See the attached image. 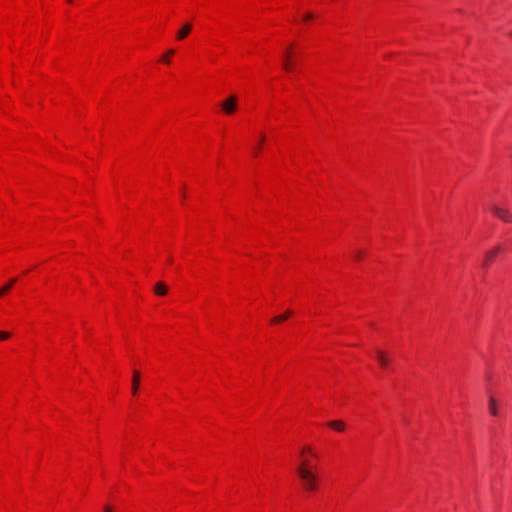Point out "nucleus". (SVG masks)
Listing matches in <instances>:
<instances>
[{"label":"nucleus","instance_id":"6e6552de","mask_svg":"<svg viewBox=\"0 0 512 512\" xmlns=\"http://www.w3.org/2000/svg\"><path fill=\"white\" fill-rule=\"evenodd\" d=\"M377 361L381 367L387 368L389 365V358L382 351H377Z\"/></svg>","mask_w":512,"mask_h":512},{"label":"nucleus","instance_id":"aec40b11","mask_svg":"<svg viewBox=\"0 0 512 512\" xmlns=\"http://www.w3.org/2000/svg\"><path fill=\"white\" fill-rule=\"evenodd\" d=\"M303 452H311V448H310V447H305V448L303 449Z\"/></svg>","mask_w":512,"mask_h":512},{"label":"nucleus","instance_id":"4be33fe9","mask_svg":"<svg viewBox=\"0 0 512 512\" xmlns=\"http://www.w3.org/2000/svg\"><path fill=\"white\" fill-rule=\"evenodd\" d=\"M509 36L512 37V30L509 32Z\"/></svg>","mask_w":512,"mask_h":512},{"label":"nucleus","instance_id":"0eeeda50","mask_svg":"<svg viewBox=\"0 0 512 512\" xmlns=\"http://www.w3.org/2000/svg\"><path fill=\"white\" fill-rule=\"evenodd\" d=\"M139 382H140V372L137 370H134L133 377H132V393L134 395L138 392Z\"/></svg>","mask_w":512,"mask_h":512},{"label":"nucleus","instance_id":"f3484780","mask_svg":"<svg viewBox=\"0 0 512 512\" xmlns=\"http://www.w3.org/2000/svg\"><path fill=\"white\" fill-rule=\"evenodd\" d=\"M313 17H314V15H313L312 13H306V14L304 15L303 19H304L305 21H309V20L313 19Z\"/></svg>","mask_w":512,"mask_h":512},{"label":"nucleus","instance_id":"f03ea898","mask_svg":"<svg viewBox=\"0 0 512 512\" xmlns=\"http://www.w3.org/2000/svg\"><path fill=\"white\" fill-rule=\"evenodd\" d=\"M237 101V96L232 94L220 103V107L226 114H233L237 110Z\"/></svg>","mask_w":512,"mask_h":512},{"label":"nucleus","instance_id":"ddd939ff","mask_svg":"<svg viewBox=\"0 0 512 512\" xmlns=\"http://www.w3.org/2000/svg\"><path fill=\"white\" fill-rule=\"evenodd\" d=\"M489 410L493 416H497L498 409L496 406V400L493 397H490V399H489Z\"/></svg>","mask_w":512,"mask_h":512},{"label":"nucleus","instance_id":"423d86ee","mask_svg":"<svg viewBox=\"0 0 512 512\" xmlns=\"http://www.w3.org/2000/svg\"><path fill=\"white\" fill-rule=\"evenodd\" d=\"M168 292V287L164 282H158L154 286V293L158 296H164Z\"/></svg>","mask_w":512,"mask_h":512},{"label":"nucleus","instance_id":"9b49d317","mask_svg":"<svg viewBox=\"0 0 512 512\" xmlns=\"http://www.w3.org/2000/svg\"><path fill=\"white\" fill-rule=\"evenodd\" d=\"M291 314H292V312L288 310L284 314L272 318L271 322L273 324L280 323L282 321H285Z\"/></svg>","mask_w":512,"mask_h":512},{"label":"nucleus","instance_id":"412c9836","mask_svg":"<svg viewBox=\"0 0 512 512\" xmlns=\"http://www.w3.org/2000/svg\"><path fill=\"white\" fill-rule=\"evenodd\" d=\"M172 262V258H168V263H171Z\"/></svg>","mask_w":512,"mask_h":512},{"label":"nucleus","instance_id":"4468645a","mask_svg":"<svg viewBox=\"0 0 512 512\" xmlns=\"http://www.w3.org/2000/svg\"><path fill=\"white\" fill-rule=\"evenodd\" d=\"M174 54V50L173 49H170L165 55H163L162 57V61L165 62V63H169V57L172 56Z\"/></svg>","mask_w":512,"mask_h":512},{"label":"nucleus","instance_id":"5701e85b","mask_svg":"<svg viewBox=\"0 0 512 512\" xmlns=\"http://www.w3.org/2000/svg\"><path fill=\"white\" fill-rule=\"evenodd\" d=\"M72 0H68V2H71Z\"/></svg>","mask_w":512,"mask_h":512},{"label":"nucleus","instance_id":"dca6fc26","mask_svg":"<svg viewBox=\"0 0 512 512\" xmlns=\"http://www.w3.org/2000/svg\"><path fill=\"white\" fill-rule=\"evenodd\" d=\"M10 337V333L6 331H0V341L7 340Z\"/></svg>","mask_w":512,"mask_h":512},{"label":"nucleus","instance_id":"f8f14e48","mask_svg":"<svg viewBox=\"0 0 512 512\" xmlns=\"http://www.w3.org/2000/svg\"><path fill=\"white\" fill-rule=\"evenodd\" d=\"M17 279L16 278H13L11 279L6 285H4L1 289H0V297L2 295H4L5 293H7L11 288L12 286L16 283Z\"/></svg>","mask_w":512,"mask_h":512},{"label":"nucleus","instance_id":"a211bd4d","mask_svg":"<svg viewBox=\"0 0 512 512\" xmlns=\"http://www.w3.org/2000/svg\"><path fill=\"white\" fill-rule=\"evenodd\" d=\"M363 255V252L362 251H357L356 254H355V257L356 259H360Z\"/></svg>","mask_w":512,"mask_h":512},{"label":"nucleus","instance_id":"7ed1b4c3","mask_svg":"<svg viewBox=\"0 0 512 512\" xmlns=\"http://www.w3.org/2000/svg\"><path fill=\"white\" fill-rule=\"evenodd\" d=\"M491 211L502 221L512 223V213L508 209L494 204Z\"/></svg>","mask_w":512,"mask_h":512},{"label":"nucleus","instance_id":"2eb2a0df","mask_svg":"<svg viewBox=\"0 0 512 512\" xmlns=\"http://www.w3.org/2000/svg\"><path fill=\"white\" fill-rule=\"evenodd\" d=\"M265 137H266V136H265V134H264V133H261V134H260V142H259V145H258V147H257L256 151H255V154H257V153L261 150V145H262V143L265 141Z\"/></svg>","mask_w":512,"mask_h":512},{"label":"nucleus","instance_id":"39448f33","mask_svg":"<svg viewBox=\"0 0 512 512\" xmlns=\"http://www.w3.org/2000/svg\"><path fill=\"white\" fill-rule=\"evenodd\" d=\"M191 29H192V25L190 23H185L178 31H177V34H176V39L178 41H181L183 39H185L189 33L191 32Z\"/></svg>","mask_w":512,"mask_h":512},{"label":"nucleus","instance_id":"f257e3e1","mask_svg":"<svg viewBox=\"0 0 512 512\" xmlns=\"http://www.w3.org/2000/svg\"><path fill=\"white\" fill-rule=\"evenodd\" d=\"M299 478L302 480L303 487L307 491H313L317 486V477L315 473L309 468L307 460H303L296 470Z\"/></svg>","mask_w":512,"mask_h":512},{"label":"nucleus","instance_id":"1a4fd4ad","mask_svg":"<svg viewBox=\"0 0 512 512\" xmlns=\"http://www.w3.org/2000/svg\"><path fill=\"white\" fill-rule=\"evenodd\" d=\"M290 52L287 51L284 55H283V59H282V67L284 70L286 71H289L291 69V62H290Z\"/></svg>","mask_w":512,"mask_h":512},{"label":"nucleus","instance_id":"9d476101","mask_svg":"<svg viewBox=\"0 0 512 512\" xmlns=\"http://www.w3.org/2000/svg\"><path fill=\"white\" fill-rule=\"evenodd\" d=\"M328 425L337 431H343L345 429L344 422L340 420L331 421L328 423Z\"/></svg>","mask_w":512,"mask_h":512},{"label":"nucleus","instance_id":"6ab92c4d","mask_svg":"<svg viewBox=\"0 0 512 512\" xmlns=\"http://www.w3.org/2000/svg\"><path fill=\"white\" fill-rule=\"evenodd\" d=\"M104 512H111V508L109 506L104 507Z\"/></svg>","mask_w":512,"mask_h":512},{"label":"nucleus","instance_id":"20e7f679","mask_svg":"<svg viewBox=\"0 0 512 512\" xmlns=\"http://www.w3.org/2000/svg\"><path fill=\"white\" fill-rule=\"evenodd\" d=\"M501 252V247L500 246H496L494 247L493 249L487 251L485 253V256H484V260H483V267L484 268H487L490 263L494 260V258Z\"/></svg>","mask_w":512,"mask_h":512}]
</instances>
